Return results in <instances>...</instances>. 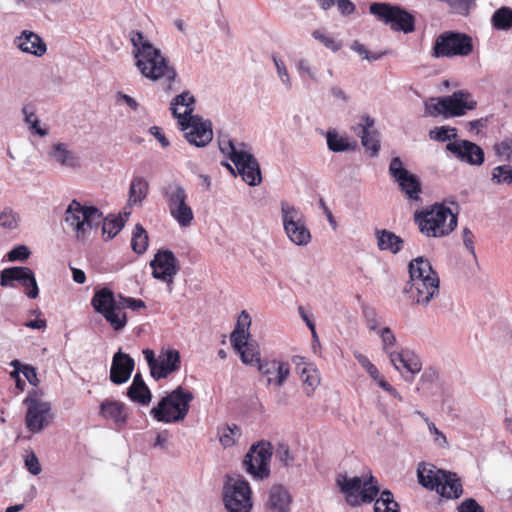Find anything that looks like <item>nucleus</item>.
Masks as SVG:
<instances>
[{
  "label": "nucleus",
  "mask_w": 512,
  "mask_h": 512,
  "mask_svg": "<svg viewBox=\"0 0 512 512\" xmlns=\"http://www.w3.org/2000/svg\"><path fill=\"white\" fill-rule=\"evenodd\" d=\"M281 216L284 231L289 240L297 246H306L311 241V233L306 226L300 209L283 201Z\"/></svg>",
  "instance_id": "obj_12"
},
{
  "label": "nucleus",
  "mask_w": 512,
  "mask_h": 512,
  "mask_svg": "<svg viewBox=\"0 0 512 512\" xmlns=\"http://www.w3.org/2000/svg\"><path fill=\"white\" fill-rule=\"evenodd\" d=\"M275 458L284 466H289L294 461V457L291 454L289 447L283 443L278 444L275 449Z\"/></svg>",
  "instance_id": "obj_56"
},
{
  "label": "nucleus",
  "mask_w": 512,
  "mask_h": 512,
  "mask_svg": "<svg viewBox=\"0 0 512 512\" xmlns=\"http://www.w3.org/2000/svg\"><path fill=\"white\" fill-rule=\"evenodd\" d=\"M131 247L134 252L142 254L148 247V234L142 225L137 224L132 233Z\"/></svg>",
  "instance_id": "obj_42"
},
{
  "label": "nucleus",
  "mask_w": 512,
  "mask_h": 512,
  "mask_svg": "<svg viewBox=\"0 0 512 512\" xmlns=\"http://www.w3.org/2000/svg\"><path fill=\"white\" fill-rule=\"evenodd\" d=\"M235 350L239 353L241 361L246 365L257 364L259 366V363L262 362L258 348L249 343L248 340L239 349Z\"/></svg>",
  "instance_id": "obj_41"
},
{
  "label": "nucleus",
  "mask_w": 512,
  "mask_h": 512,
  "mask_svg": "<svg viewBox=\"0 0 512 512\" xmlns=\"http://www.w3.org/2000/svg\"><path fill=\"white\" fill-rule=\"evenodd\" d=\"M378 335L381 338L382 349L390 357V353H396L391 349L396 345V337L389 327H382Z\"/></svg>",
  "instance_id": "obj_50"
},
{
  "label": "nucleus",
  "mask_w": 512,
  "mask_h": 512,
  "mask_svg": "<svg viewBox=\"0 0 512 512\" xmlns=\"http://www.w3.org/2000/svg\"><path fill=\"white\" fill-rule=\"evenodd\" d=\"M272 451L270 443L260 442L253 445L243 460L245 471L254 480H264L270 475V459Z\"/></svg>",
  "instance_id": "obj_14"
},
{
  "label": "nucleus",
  "mask_w": 512,
  "mask_h": 512,
  "mask_svg": "<svg viewBox=\"0 0 512 512\" xmlns=\"http://www.w3.org/2000/svg\"><path fill=\"white\" fill-rule=\"evenodd\" d=\"M417 476L423 487L435 490L443 497L459 498L463 492L462 484L455 473L438 469L433 464H420L417 469Z\"/></svg>",
  "instance_id": "obj_6"
},
{
  "label": "nucleus",
  "mask_w": 512,
  "mask_h": 512,
  "mask_svg": "<svg viewBox=\"0 0 512 512\" xmlns=\"http://www.w3.org/2000/svg\"><path fill=\"white\" fill-rule=\"evenodd\" d=\"M296 69H297V72L299 73L300 77H302V78L307 77L315 82L318 80L316 70L312 67L309 60L300 59L296 63Z\"/></svg>",
  "instance_id": "obj_55"
},
{
  "label": "nucleus",
  "mask_w": 512,
  "mask_h": 512,
  "mask_svg": "<svg viewBox=\"0 0 512 512\" xmlns=\"http://www.w3.org/2000/svg\"><path fill=\"white\" fill-rule=\"evenodd\" d=\"M491 180L496 184L512 185V167L500 165L493 168Z\"/></svg>",
  "instance_id": "obj_47"
},
{
  "label": "nucleus",
  "mask_w": 512,
  "mask_h": 512,
  "mask_svg": "<svg viewBox=\"0 0 512 512\" xmlns=\"http://www.w3.org/2000/svg\"><path fill=\"white\" fill-rule=\"evenodd\" d=\"M403 293L412 305L427 307L440 294V282H407Z\"/></svg>",
  "instance_id": "obj_20"
},
{
  "label": "nucleus",
  "mask_w": 512,
  "mask_h": 512,
  "mask_svg": "<svg viewBox=\"0 0 512 512\" xmlns=\"http://www.w3.org/2000/svg\"><path fill=\"white\" fill-rule=\"evenodd\" d=\"M456 136V129L448 126L436 127L430 131V138L441 142L455 139Z\"/></svg>",
  "instance_id": "obj_52"
},
{
  "label": "nucleus",
  "mask_w": 512,
  "mask_h": 512,
  "mask_svg": "<svg viewBox=\"0 0 512 512\" xmlns=\"http://www.w3.org/2000/svg\"><path fill=\"white\" fill-rule=\"evenodd\" d=\"M162 195L167 203L170 216L181 228H188L194 221V213L187 203L188 195L185 188L179 182L166 184Z\"/></svg>",
  "instance_id": "obj_10"
},
{
  "label": "nucleus",
  "mask_w": 512,
  "mask_h": 512,
  "mask_svg": "<svg viewBox=\"0 0 512 512\" xmlns=\"http://www.w3.org/2000/svg\"><path fill=\"white\" fill-rule=\"evenodd\" d=\"M298 373L302 381L303 391L307 396H311L320 384V373L312 363H303V367H298Z\"/></svg>",
  "instance_id": "obj_35"
},
{
  "label": "nucleus",
  "mask_w": 512,
  "mask_h": 512,
  "mask_svg": "<svg viewBox=\"0 0 512 512\" xmlns=\"http://www.w3.org/2000/svg\"><path fill=\"white\" fill-rule=\"evenodd\" d=\"M65 224L73 231L79 241L86 240L95 227L102 222V212L93 207L72 200L64 213Z\"/></svg>",
  "instance_id": "obj_7"
},
{
  "label": "nucleus",
  "mask_w": 512,
  "mask_h": 512,
  "mask_svg": "<svg viewBox=\"0 0 512 512\" xmlns=\"http://www.w3.org/2000/svg\"><path fill=\"white\" fill-rule=\"evenodd\" d=\"M495 151L498 156L505 159L512 158V138H507L495 145Z\"/></svg>",
  "instance_id": "obj_58"
},
{
  "label": "nucleus",
  "mask_w": 512,
  "mask_h": 512,
  "mask_svg": "<svg viewBox=\"0 0 512 512\" xmlns=\"http://www.w3.org/2000/svg\"><path fill=\"white\" fill-rule=\"evenodd\" d=\"M350 48L359 54V56H361L363 59L368 61H377L385 55V52L370 53L367 48L359 41H353Z\"/></svg>",
  "instance_id": "obj_54"
},
{
  "label": "nucleus",
  "mask_w": 512,
  "mask_h": 512,
  "mask_svg": "<svg viewBox=\"0 0 512 512\" xmlns=\"http://www.w3.org/2000/svg\"><path fill=\"white\" fill-rule=\"evenodd\" d=\"M491 25L500 31L512 29V9L506 6L498 8L491 17Z\"/></svg>",
  "instance_id": "obj_39"
},
{
  "label": "nucleus",
  "mask_w": 512,
  "mask_h": 512,
  "mask_svg": "<svg viewBox=\"0 0 512 512\" xmlns=\"http://www.w3.org/2000/svg\"><path fill=\"white\" fill-rule=\"evenodd\" d=\"M135 362L128 354L119 350L114 354L110 368V380L114 384H122L129 380Z\"/></svg>",
  "instance_id": "obj_25"
},
{
  "label": "nucleus",
  "mask_w": 512,
  "mask_h": 512,
  "mask_svg": "<svg viewBox=\"0 0 512 512\" xmlns=\"http://www.w3.org/2000/svg\"><path fill=\"white\" fill-rule=\"evenodd\" d=\"M327 147L331 152L341 153L353 151L357 148L355 141H350L347 135L340 134L336 129H330L324 133Z\"/></svg>",
  "instance_id": "obj_34"
},
{
  "label": "nucleus",
  "mask_w": 512,
  "mask_h": 512,
  "mask_svg": "<svg viewBox=\"0 0 512 512\" xmlns=\"http://www.w3.org/2000/svg\"><path fill=\"white\" fill-rule=\"evenodd\" d=\"M250 326L251 317L246 310H243L239 314L235 328L230 335V341L234 349H239L248 340Z\"/></svg>",
  "instance_id": "obj_33"
},
{
  "label": "nucleus",
  "mask_w": 512,
  "mask_h": 512,
  "mask_svg": "<svg viewBox=\"0 0 512 512\" xmlns=\"http://www.w3.org/2000/svg\"><path fill=\"white\" fill-rule=\"evenodd\" d=\"M335 481L341 493L345 495L347 504L352 507L371 503L380 491L378 481L370 470L361 476L352 477L341 473L336 476Z\"/></svg>",
  "instance_id": "obj_3"
},
{
  "label": "nucleus",
  "mask_w": 512,
  "mask_h": 512,
  "mask_svg": "<svg viewBox=\"0 0 512 512\" xmlns=\"http://www.w3.org/2000/svg\"><path fill=\"white\" fill-rule=\"evenodd\" d=\"M241 435V428L236 424H225L218 427L219 441L225 449L234 446Z\"/></svg>",
  "instance_id": "obj_38"
},
{
  "label": "nucleus",
  "mask_w": 512,
  "mask_h": 512,
  "mask_svg": "<svg viewBox=\"0 0 512 512\" xmlns=\"http://www.w3.org/2000/svg\"><path fill=\"white\" fill-rule=\"evenodd\" d=\"M472 49V40L469 36L446 32L436 39L434 55L436 57L467 56L472 52Z\"/></svg>",
  "instance_id": "obj_16"
},
{
  "label": "nucleus",
  "mask_w": 512,
  "mask_h": 512,
  "mask_svg": "<svg viewBox=\"0 0 512 512\" xmlns=\"http://www.w3.org/2000/svg\"><path fill=\"white\" fill-rule=\"evenodd\" d=\"M180 363L181 357L178 350H162L157 356V363L151 376L156 380L166 378L180 369Z\"/></svg>",
  "instance_id": "obj_24"
},
{
  "label": "nucleus",
  "mask_w": 512,
  "mask_h": 512,
  "mask_svg": "<svg viewBox=\"0 0 512 512\" xmlns=\"http://www.w3.org/2000/svg\"><path fill=\"white\" fill-rule=\"evenodd\" d=\"M25 466L27 470L35 476L41 473V465L34 453H30L29 455L26 456Z\"/></svg>",
  "instance_id": "obj_63"
},
{
  "label": "nucleus",
  "mask_w": 512,
  "mask_h": 512,
  "mask_svg": "<svg viewBox=\"0 0 512 512\" xmlns=\"http://www.w3.org/2000/svg\"><path fill=\"white\" fill-rule=\"evenodd\" d=\"M127 395L129 398L135 402L141 403V404H147L151 400V393L148 389V393L142 391L140 386L136 387V390L133 391L132 386L128 388Z\"/></svg>",
  "instance_id": "obj_57"
},
{
  "label": "nucleus",
  "mask_w": 512,
  "mask_h": 512,
  "mask_svg": "<svg viewBox=\"0 0 512 512\" xmlns=\"http://www.w3.org/2000/svg\"><path fill=\"white\" fill-rule=\"evenodd\" d=\"M99 415L104 420L113 423L118 430L125 427L128 419V412L125 404L109 398L100 403Z\"/></svg>",
  "instance_id": "obj_23"
},
{
  "label": "nucleus",
  "mask_w": 512,
  "mask_h": 512,
  "mask_svg": "<svg viewBox=\"0 0 512 512\" xmlns=\"http://www.w3.org/2000/svg\"><path fill=\"white\" fill-rule=\"evenodd\" d=\"M119 301L123 303L124 309L126 307L132 309L133 311H138L140 309L146 308V304L141 299H135L131 297H124L122 295H119Z\"/></svg>",
  "instance_id": "obj_62"
},
{
  "label": "nucleus",
  "mask_w": 512,
  "mask_h": 512,
  "mask_svg": "<svg viewBox=\"0 0 512 512\" xmlns=\"http://www.w3.org/2000/svg\"><path fill=\"white\" fill-rule=\"evenodd\" d=\"M181 130L185 131L186 140L196 146L205 147L213 139V129L210 120H204L200 116H194L180 125Z\"/></svg>",
  "instance_id": "obj_19"
},
{
  "label": "nucleus",
  "mask_w": 512,
  "mask_h": 512,
  "mask_svg": "<svg viewBox=\"0 0 512 512\" xmlns=\"http://www.w3.org/2000/svg\"><path fill=\"white\" fill-rule=\"evenodd\" d=\"M14 281H18L26 288V295L35 299L38 297L39 289L33 271L29 267H11L1 272L0 285L3 287H13Z\"/></svg>",
  "instance_id": "obj_18"
},
{
  "label": "nucleus",
  "mask_w": 512,
  "mask_h": 512,
  "mask_svg": "<svg viewBox=\"0 0 512 512\" xmlns=\"http://www.w3.org/2000/svg\"><path fill=\"white\" fill-rule=\"evenodd\" d=\"M448 117L462 116L468 110L476 108L477 102L467 91H455L450 96H445Z\"/></svg>",
  "instance_id": "obj_27"
},
{
  "label": "nucleus",
  "mask_w": 512,
  "mask_h": 512,
  "mask_svg": "<svg viewBox=\"0 0 512 512\" xmlns=\"http://www.w3.org/2000/svg\"><path fill=\"white\" fill-rule=\"evenodd\" d=\"M457 159L470 165H481L484 152L480 146L468 140H455L446 146Z\"/></svg>",
  "instance_id": "obj_22"
},
{
  "label": "nucleus",
  "mask_w": 512,
  "mask_h": 512,
  "mask_svg": "<svg viewBox=\"0 0 512 512\" xmlns=\"http://www.w3.org/2000/svg\"><path fill=\"white\" fill-rule=\"evenodd\" d=\"M195 98L194 96L188 92H182L181 94L175 96L170 105V110L172 115L178 120L179 125H183L187 120L193 118Z\"/></svg>",
  "instance_id": "obj_30"
},
{
  "label": "nucleus",
  "mask_w": 512,
  "mask_h": 512,
  "mask_svg": "<svg viewBox=\"0 0 512 512\" xmlns=\"http://www.w3.org/2000/svg\"><path fill=\"white\" fill-rule=\"evenodd\" d=\"M362 146L370 152L371 157L377 156L380 150L379 134L376 130L371 129L366 135L361 138Z\"/></svg>",
  "instance_id": "obj_44"
},
{
  "label": "nucleus",
  "mask_w": 512,
  "mask_h": 512,
  "mask_svg": "<svg viewBox=\"0 0 512 512\" xmlns=\"http://www.w3.org/2000/svg\"><path fill=\"white\" fill-rule=\"evenodd\" d=\"M389 174L398 184L401 192L409 201H419L422 184L419 177L407 170L400 157H393L389 164Z\"/></svg>",
  "instance_id": "obj_15"
},
{
  "label": "nucleus",
  "mask_w": 512,
  "mask_h": 512,
  "mask_svg": "<svg viewBox=\"0 0 512 512\" xmlns=\"http://www.w3.org/2000/svg\"><path fill=\"white\" fill-rule=\"evenodd\" d=\"M416 414L420 415L426 422L430 434L433 436L434 443L440 448H448L449 443L446 436L441 432L429 418L421 411H416Z\"/></svg>",
  "instance_id": "obj_46"
},
{
  "label": "nucleus",
  "mask_w": 512,
  "mask_h": 512,
  "mask_svg": "<svg viewBox=\"0 0 512 512\" xmlns=\"http://www.w3.org/2000/svg\"><path fill=\"white\" fill-rule=\"evenodd\" d=\"M20 372L25 376V378L28 380V382L33 385L37 386L39 384V379L37 376L36 369L33 366L30 365H23L20 366Z\"/></svg>",
  "instance_id": "obj_64"
},
{
  "label": "nucleus",
  "mask_w": 512,
  "mask_h": 512,
  "mask_svg": "<svg viewBox=\"0 0 512 512\" xmlns=\"http://www.w3.org/2000/svg\"><path fill=\"white\" fill-rule=\"evenodd\" d=\"M389 360L393 367L400 373L406 370L414 376L422 369V363L419 357L408 350L390 353Z\"/></svg>",
  "instance_id": "obj_31"
},
{
  "label": "nucleus",
  "mask_w": 512,
  "mask_h": 512,
  "mask_svg": "<svg viewBox=\"0 0 512 512\" xmlns=\"http://www.w3.org/2000/svg\"><path fill=\"white\" fill-rule=\"evenodd\" d=\"M408 282H440L437 272L432 268L430 261L422 256L410 261L408 265Z\"/></svg>",
  "instance_id": "obj_28"
},
{
  "label": "nucleus",
  "mask_w": 512,
  "mask_h": 512,
  "mask_svg": "<svg viewBox=\"0 0 512 512\" xmlns=\"http://www.w3.org/2000/svg\"><path fill=\"white\" fill-rule=\"evenodd\" d=\"M365 319L368 329L379 333L381 321L377 313L374 310H368L365 312Z\"/></svg>",
  "instance_id": "obj_61"
},
{
  "label": "nucleus",
  "mask_w": 512,
  "mask_h": 512,
  "mask_svg": "<svg viewBox=\"0 0 512 512\" xmlns=\"http://www.w3.org/2000/svg\"><path fill=\"white\" fill-rule=\"evenodd\" d=\"M149 191L148 181L141 177L136 176L132 179L128 192V207L141 206L146 199Z\"/></svg>",
  "instance_id": "obj_36"
},
{
  "label": "nucleus",
  "mask_w": 512,
  "mask_h": 512,
  "mask_svg": "<svg viewBox=\"0 0 512 512\" xmlns=\"http://www.w3.org/2000/svg\"><path fill=\"white\" fill-rule=\"evenodd\" d=\"M194 399L191 391L178 386L164 396L150 411L158 422L177 423L183 421L188 414L190 402Z\"/></svg>",
  "instance_id": "obj_5"
},
{
  "label": "nucleus",
  "mask_w": 512,
  "mask_h": 512,
  "mask_svg": "<svg viewBox=\"0 0 512 512\" xmlns=\"http://www.w3.org/2000/svg\"><path fill=\"white\" fill-rule=\"evenodd\" d=\"M273 63L275 65L277 75L282 82V84L287 88L291 89L292 83L290 79V75L288 73L287 67L282 59L277 57L276 55L272 56Z\"/></svg>",
  "instance_id": "obj_53"
},
{
  "label": "nucleus",
  "mask_w": 512,
  "mask_h": 512,
  "mask_svg": "<svg viewBox=\"0 0 512 512\" xmlns=\"http://www.w3.org/2000/svg\"><path fill=\"white\" fill-rule=\"evenodd\" d=\"M312 36L315 40L322 43L327 49L337 52L341 48V43L327 34L325 31L317 29L314 30Z\"/></svg>",
  "instance_id": "obj_49"
},
{
  "label": "nucleus",
  "mask_w": 512,
  "mask_h": 512,
  "mask_svg": "<svg viewBox=\"0 0 512 512\" xmlns=\"http://www.w3.org/2000/svg\"><path fill=\"white\" fill-rule=\"evenodd\" d=\"M24 404L27 406L25 416L27 429L32 433L41 432L49 424L50 418L52 417L51 404L47 401H43L37 390H32L28 393Z\"/></svg>",
  "instance_id": "obj_13"
},
{
  "label": "nucleus",
  "mask_w": 512,
  "mask_h": 512,
  "mask_svg": "<svg viewBox=\"0 0 512 512\" xmlns=\"http://www.w3.org/2000/svg\"><path fill=\"white\" fill-rule=\"evenodd\" d=\"M425 112L427 115L433 116V117H436L439 115L448 117L445 97L431 98L430 100L426 101L425 102Z\"/></svg>",
  "instance_id": "obj_45"
},
{
  "label": "nucleus",
  "mask_w": 512,
  "mask_h": 512,
  "mask_svg": "<svg viewBox=\"0 0 512 512\" xmlns=\"http://www.w3.org/2000/svg\"><path fill=\"white\" fill-rule=\"evenodd\" d=\"M369 11L379 21L390 25L394 31H403L404 33H411L415 29V19L405 9L392 5L390 3H372Z\"/></svg>",
  "instance_id": "obj_11"
},
{
  "label": "nucleus",
  "mask_w": 512,
  "mask_h": 512,
  "mask_svg": "<svg viewBox=\"0 0 512 512\" xmlns=\"http://www.w3.org/2000/svg\"><path fill=\"white\" fill-rule=\"evenodd\" d=\"M122 304L107 287L96 290L91 299L94 310L101 314L115 331L123 330L127 324V315Z\"/></svg>",
  "instance_id": "obj_9"
},
{
  "label": "nucleus",
  "mask_w": 512,
  "mask_h": 512,
  "mask_svg": "<svg viewBox=\"0 0 512 512\" xmlns=\"http://www.w3.org/2000/svg\"><path fill=\"white\" fill-rule=\"evenodd\" d=\"M376 238L380 250L396 254L402 249L403 240L393 232L387 230L377 231Z\"/></svg>",
  "instance_id": "obj_37"
},
{
  "label": "nucleus",
  "mask_w": 512,
  "mask_h": 512,
  "mask_svg": "<svg viewBox=\"0 0 512 512\" xmlns=\"http://www.w3.org/2000/svg\"><path fill=\"white\" fill-rule=\"evenodd\" d=\"M374 125V118L369 115H362L359 122L351 127V130L361 139L363 135H366L367 132L374 128Z\"/></svg>",
  "instance_id": "obj_51"
},
{
  "label": "nucleus",
  "mask_w": 512,
  "mask_h": 512,
  "mask_svg": "<svg viewBox=\"0 0 512 512\" xmlns=\"http://www.w3.org/2000/svg\"><path fill=\"white\" fill-rule=\"evenodd\" d=\"M458 512H484V508L473 498L462 501L457 507Z\"/></svg>",
  "instance_id": "obj_60"
},
{
  "label": "nucleus",
  "mask_w": 512,
  "mask_h": 512,
  "mask_svg": "<svg viewBox=\"0 0 512 512\" xmlns=\"http://www.w3.org/2000/svg\"><path fill=\"white\" fill-rule=\"evenodd\" d=\"M291 496L281 485H274L268 492L267 506L273 512H290Z\"/></svg>",
  "instance_id": "obj_32"
},
{
  "label": "nucleus",
  "mask_w": 512,
  "mask_h": 512,
  "mask_svg": "<svg viewBox=\"0 0 512 512\" xmlns=\"http://www.w3.org/2000/svg\"><path fill=\"white\" fill-rule=\"evenodd\" d=\"M374 512H399V505L389 490H383L375 500Z\"/></svg>",
  "instance_id": "obj_40"
},
{
  "label": "nucleus",
  "mask_w": 512,
  "mask_h": 512,
  "mask_svg": "<svg viewBox=\"0 0 512 512\" xmlns=\"http://www.w3.org/2000/svg\"><path fill=\"white\" fill-rule=\"evenodd\" d=\"M129 38L133 46L135 65L141 75L151 81L164 79L170 86L176 80L177 73L161 51L139 31L132 30Z\"/></svg>",
  "instance_id": "obj_1"
},
{
  "label": "nucleus",
  "mask_w": 512,
  "mask_h": 512,
  "mask_svg": "<svg viewBox=\"0 0 512 512\" xmlns=\"http://www.w3.org/2000/svg\"><path fill=\"white\" fill-rule=\"evenodd\" d=\"M14 44L22 52L36 57H42L47 51V46L43 39L38 34L28 30H23L20 35L16 36Z\"/></svg>",
  "instance_id": "obj_29"
},
{
  "label": "nucleus",
  "mask_w": 512,
  "mask_h": 512,
  "mask_svg": "<svg viewBox=\"0 0 512 512\" xmlns=\"http://www.w3.org/2000/svg\"><path fill=\"white\" fill-rule=\"evenodd\" d=\"M414 219L419 231L427 237L446 236L457 226V216L442 204H435L429 210L416 212Z\"/></svg>",
  "instance_id": "obj_4"
},
{
  "label": "nucleus",
  "mask_w": 512,
  "mask_h": 512,
  "mask_svg": "<svg viewBox=\"0 0 512 512\" xmlns=\"http://www.w3.org/2000/svg\"><path fill=\"white\" fill-rule=\"evenodd\" d=\"M19 220V214L9 207L4 208L0 212V226L4 229H16L18 227Z\"/></svg>",
  "instance_id": "obj_48"
},
{
  "label": "nucleus",
  "mask_w": 512,
  "mask_h": 512,
  "mask_svg": "<svg viewBox=\"0 0 512 512\" xmlns=\"http://www.w3.org/2000/svg\"><path fill=\"white\" fill-rule=\"evenodd\" d=\"M258 371L266 378L268 386L280 388L290 376V365L276 359H265L259 363Z\"/></svg>",
  "instance_id": "obj_21"
},
{
  "label": "nucleus",
  "mask_w": 512,
  "mask_h": 512,
  "mask_svg": "<svg viewBox=\"0 0 512 512\" xmlns=\"http://www.w3.org/2000/svg\"><path fill=\"white\" fill-rule=\"evenodd\" d=\"M155 279L165 282L172 291L174 278L178 272V260L171 250H159L150 262Z\"/></svg>",
  "instance_id": "obj_17"
},
{
  "label": "nucleus",
  "mask_w": 512,
  "mask_h": 512,
  "mask_svg": "<svg viewBox=\"0 0 512 512\" xmlns=\"http://www.w3.org/2000/svg\"><path fill=\"white\" fill-rule=\"evenodd\" d=\"M30 251L25 245H19L13 248L8 254V260L13 261H23L29 257Z\"/></svg>",
  "instance_id": "obj_59"
},
{
  "label": "nucleus",
  "mask_w": 512,
  "mask_h": 512,
  "mask_svg": "<svg viewBox=\"0 0 512 512\" xmlns=\"http://www.w3.org/2000/svg\"><path fill=\"white\" fill-rule=\"evenodd\" d=\"M222 499L228 512H251L253 491L242 476H227L222 489Z\"/></svg>",
  "instance_id": "obj_8"
},
{
  "label": "nucleus",
  "mask_w": 512,
  "mask_h": 512,
  "mask_svg": "<svg viewBox=\"0 0 512 512\" xmlns=\"http://www.w3.org/2000/svg\"><path fill=\"white\" fill-rule=\"evenodd\" d=\"M125 219L120 215L119 217L103 218L102 217V231L107 234L108 238L116 236L124 227Z\"/></svg>",
  "instance_id": "obj_43"
},
{
  "label": "nucleus",
  "mask_w": 512,
  "mask_h": 512,
  "mask_svg": "<svg viewBox=\"0 0 512 512\" xmlns=\"http://www.w3.org/2000/svg\"><path fill=\"white\" fill-rule=\"evenodd\" d=\"M219 149L235 165L242 180L249 186H257L262 181L260 165L252 153L251 147L236 142L227 136L219 139Z\"/></svg>",
  "instance_id": "obj_2"
},
{
  "label": "nucleus",
  "mask_w": 512,
  "mask_h": 512,
  "mask_svg": "<svg viewBox=\"0 0 512 512\" xmlns=\"http://www.w3.org/2000/svg\"><path fill=\"white\" fill-rule=\"evenodd\" d=\"M51 161L64 169L77 170L81 167L78 154L69 149L65 143H55L48 152Z\"/></svg>",
  "instance_id": "obj_26"
}]
</instances>
